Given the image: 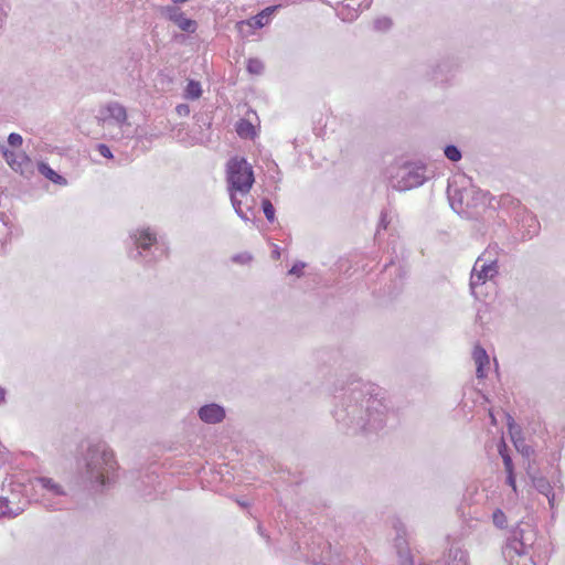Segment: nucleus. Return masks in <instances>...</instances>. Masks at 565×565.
Instances as JSON below:
<instances>
[{"label": "nucleus", "mask_w": 565, "mask_h": 565, "mask_svg": "<svg viewBox=\"0 0 565 565\" xmlns=\"http://www.w3.org/2000/svg\"><path fill=\"white\" fill-rule=\"evenodd\" d=\"M333 417L338 425L352 433H372L386 423V406L380 387L350 376L335 386Z\"/></svg>", "instance_id": "obj_1"}, {"label": "nucleus", "mask_w": 565, "mask_h": 565, "mask_svg": "<svg viewBox=\"0 0 565 565\" xmlns=\"http://www.w3.org/2000/svg\"><path fill=\"white\" fill-rule=\"evenodd\" d=\"M117 467L110 447L104 441H97L88 445L78 461V475L90 489H100L114 480Z\"/></svg>", "instance_id": "obj_2"}, {"label": "nucleus", "mask_w": 565, "mask_h": 565, "mask_svg": "<svg viewBox=\"0 0 565 565\" xmlns=\"http://www.w3.org/2000/svg\"><path fill=\"white\" fill-rule=\"evenodd\" d=\"M535 540L536 532L530 524H518L503 547L504 558L510 565H535L530 554Z\"/></svg>", "instance_id": "obj_3"}, {"label": "nucleus", "mask_w": 565, "mask_h": 565, "mask_svg": "<svg viewBox=\"0 0 565 565\" xmlns=\"http://www.w3.org/2000/svg\"><path fill=\"white\" fill-rule=\"evenodd\" d=\"M387 173L391 186L401 192L422 186L429 179L427 166L420 160H396Z\"/></svg>", "instance_id": "obj_4"}, {"label": "nucleus", "mask_w": 565, "mask_h": 565, "mask_svg": "<svg viewBox=\"0 0 565 565\" xmlns=\"http://www.w3.org/2000/svg\"><path fill=\"white\" fill-rule=\"evenodd\" d=\"M134 248L128 254L131 259L141 258L145 263L150 264L161 258L164 253V246L157 241L154 233L150 228L137 230L130 235Z\"/></svg>", "instance_id": "obj_5"}, {"label": "nucleus", "mask_w": 565, "mask_h": 565, "mask_svg": "<svg viewBox=\"0 0 565 565\" xmlns=\"http://www.w3.org/2000/svg\"><path fill=\"white\" fill-rule=\"evenodd\" d=\"M226 181L228 192H238L241 195L249 193L254 182L252 166L245 158H232L226 164Z\"/></svg>", "instance_id": "obj_6"}, {"label": "nucleus", "mask_w": 565, "mask_h": 565, "mask_svg": "<svg viewBox=\"0 0 565 565\" xmlns=\"http://www.w3.org/2000/svg\"><path fill=\"white\" fill-rule=\"evenodd\" d=\"M499 274L498 255L494 248L486 249L475 262L470 274L471 294L478 297V287L493 279Z\"/></svg>", "instance_id": "obj_7"}, {"label": "nucleus", "mask_w": 565, "mask_h": 565, "mask_svg": "<svg viewBox=\"0 0 565 565\" xmlns=\"http://www.w3.org/2000/svg\"><path fill=\"white\" fill-rule=\"evenodd\" d=\"M36 483L43 490L41 502L50 511H60L64 509V498L67 493L64 487L49 477L36 478Z\"/></svg>", "instance_id": "obj_8"}, {"label": "nucleus", "mask_w": 565, "mask_h": 565, "mask_svg": "<svg viewBox=\"0 0 565 565\" xmlns=\"http://www.w3.org/2000/svg\"><path fill=\"white\" fill-rule=\"evenodd\" d=\"M473 189H448L450 206L457 213H466L468 209L477 206Z\"/></svg>", "instance_id": "obj_9"}, {"label": "nucleus", "mask_w": 565, "mask_h": 565, "mask_svg": "<svg viewBox=\"0 0 565 565\" xmlns=\"http://www.w3.org/2000/svg\"><path fill=\"white\" fill-rule=\"evenodd\" d=\"M160 13L167 20L173 22L181 31L194 33L198 29V22L186 18L182 10L177 6H166L160 9Z\"/></svg>", "instance_id": "obj_10"}, {"label": "nucleus", "mask_w": 565, "mask_h": 565, "mask_svg": "<svg viewBox=\"0 0 565 565\" xmlns=\"http://www.w3.org/2000/svg\"><path fill=\"white\" fill-rule=\"evenodd\" d=\"M198 416L203 423L214 425L222 423L226 413L223 406L211 403L201 406L198 411Z\"/></svg>", "instance_id": "obj_11"}, {"label": "nucleus", "mask_w": 565, "mask_h": 565, "mask_svg": "<svg viewBox=\"0 0 565 565\" xmlns=\"http://www.w3.org/2000/svg\"><path fill=\"white\" fill-rule=\"evenodd\" d=\"M457 68V64L451 58H444L439 61L431 70V79L436 83H444L448 81V74Z\"/></svg>", "instance_id": "obj_12"}, {"label": "nucleus", "mask_w": 565, "mask_h": 565, "mask_svg": "<svg viewBox=\"0 0 565 565\" xmlns=\"http://www.w3.org/2000/svg\"><path fill=\"white\" fill-rule=\"evenodd\" d=\"M519 216L521 218L518 221L521 224V227L524 230L523 238H532L535 236L540 231V223L536 216L526 210H523Z\"/></svg>", "instance_id": "obj_13"}, {"label": "nucleus", "mask_w": 565, "mask_h": 565, "mask_svg": "<svg viewBox=\"0 0 565 565\" xmlns=\"http://www.w3.org/2000/svg\"><path fill=\"white\" fill-rule=\"evenodd\" d=\"M438 565H469L468 554L459 546L452 545Z\"/></svg>", "instance_id": "obj_14"}, {"label": "nucleus", "mask_w": 565, "mask_h": 565, "mask_svg": "<svg viewBox=\"0 0 565 565\" xmlns=\"http://www.w3.org/2000/svg\"><path fill=\"white\" fill-rule=\"evenodd\" d=\"M472 356H473V360H475V363L477 366V369H476L477 377L484 379L487 376L486 366H488L490 363L489 355L487 354V351L483 348L477 345L473 349Z\"/></svg>", "instance_id": "obj_15"}, {"label": "nucleus", "mask_w": 565, "mask_h": 565, "mask_svg": "<svg viewBox=\"0 0 565 565\" xmlns=\"http://www.w3.org/2000/svg\"><path fill=\"white\" fill-rule=\"evenodd\" d=\"M106 111L108 113L109 118L118 126H122L127 121V110L117 102L109 103L106 106Z\"/></svg>", "instance_id": "obj_16"}, {"label": "nucleus", "mask_w": 565, "mask_h": 565, "mask_svg": "<svg viewBox=\"0 0 565 565\" xmlns=\"http://www.w3.org/2000/svg\"><path fill=\"white\" fill-rule=\"evenodd\" d=\"M38 170L42 175H44L46 179H49L50 181H52L55 184H58V185L67 184V180L63 175L58 174L55 170H53L45 162H40L38 164Z\"/></svg>", "instance_id": "obj_17"}, {"label": "nucleus", "mask_w": 565, "mask_h": 565, "mask_svg": "<svg viewBox=\"0 0 565 565\" xmlns=\"http://www.w3.org/2000/svg\"><path fill=\"white\" fill-rule=\"evenodd\" d=\"M23 512V508L17 507L12 509L8 498L0 497V518L13 519Z\"/></svg>", "instance_id": "obj_18"}, {"label": "nucleus", "mask_w": 565, "mask_h": 565, "mask_svg": "<svg viewBox=\"0 0 565 565\" xmlns=\"http://www.w3.org/2000/svg\"><path fill=\"white\" fill-rule=\"evenodd\" d=\"M236 132L245 139H253L256 135L254 125L247 119H239L236 122Z\"/></svg>", "instance_id": "obj_19"}, {"label": "nucleus", "mask_w": 565, "mask_h": 565, "mask_svg": "<svg viewBox=\"0 0 565 565\" xmlns=\"http://www.w3.org/2000/svg\"><path fill=\"white\" fill-rule=\"evenodd\" d=\"M533 487L543 495L548 494L553 491V486L547 478L543 476H531Z\"/></svg>", "instance_id": "obj_20"}, {"label": "nucleus", "mask_w": 565, "mask_h": 565, "mask_svg": "<svg viewBox=\"0 0 565 565\" xmlns=\"http://www.w3.org/2000/svg\"><path fill=\"white\" fill-rule=\"evenodd\" d=\"M201 95H202V88H201L200 82L190 79L184 89V95H183L184 98L195 100V99L200 98Z\"/></svg>", "instance_id": "obj_21"}, {"label": "nucleus", "mask_w": 565, "mask_h": 565, "mask_svg": "<svg viewBox=\"0 0 565 565\" xmlns=\"http://www.w3.org/2000/svg\"><path fill=\"white\" fill-rule=\"evenodd\" d=\"M337 15L344 22H352L359 17V12L347 4L338 11Z\"/></svg>", "instance_id": "obj_22"}, {"label": "nucleus", "mask_w": 565, "mask_h": 565, "mask_svg": "<svg viewBox=\"0 0 565 565\" xmlns=\"http://www.w3.org/2000/svg\"><path fill=\"white\" fill-rule=\"evenodd\" d=\"M444 154L452 162L459 161L462 157L460 149L455 145H447L444 149Z\"/></svg>", "instance_id": "obj_23"}, {"label": "nucleus", "mask_w": 565, "mask_h": 565, "mask_svg": "<svg viewBox=\"0 0 565 565\" xmlns=\"http://www.w3.org/2000/svg\"><path fill=\"white\" fill-rule=\"evenodd\" d=\"M264 68V63L259 58H249L247 61V71L253 75H260Z\"/></svg>", "instance_id": "obj_24"}, {"label": "nucleus", "mask_w": 565, "mask_h": 565, "mask_svg": "<svg viewBox=\"0 0 565 565\" xmlns=\"http://www.w3.org/2000/svg\"><path fill=\"white\" fill-rule=\"evenodd\" d=\"M499 454L502 458L505 471L514 470L512 459L508 454L507 446L503 441L499 446Z\"/></svg>", "instance_id": "obj_25"}, {"label": "nucleus", "mask_w": 565, "mask_h": 565, "mask_svg": "<svg viewBox=\"0 0 565 565\" xmlns=\"http://www.w3.org/2000/svg\"><path fill=\"white\" fill-rule=\"evenodd\" d=\"M262 209L268 222L273 223L275 221V207L271 204L269 199H263Z\"/></svg>", "instance_id": "obj_26"}, {"label": "nucleus", "mask_w": 565, "mask_h": 565, "mask_svg": "<svg viewBox=\"0 0 565 565\" xmlns=\"http://www.w3.org/2000/svg\"><path fill=\"white\" fill-rule=\"evenodd\" d=\"M493 524L499 529H504L507 526V516L501 509H495L492 513Z\"/></svg>", "instance_id": "obj_27"}, {"label": "nucleus", "mask_w": 565, "mask_h": 565, "mask_svg": "<svg viewBox=\"0 0 565 565\" xmlns=\"http://www.w3.org/2000/svg\"><path fill=\"white\" fill-rule=\"evenodd\" d=\"M398 558L401 565H413V556L407 547L398 548Z\"/></svg>", "instance_id": "obj_28"}, {"label": "nucleus", "mask_w": 565, "mask_h": 565, "mask_svg": "<svg viewBox=\"0 0 565 565\" xmlns=\"http://www.w3.org/2000/svg\"><path fill=\"white\" fill-rule=\"evenodd\" d=\"M392 21L387 17L377 18L374 21V29L377 31H386L391 28Z\"/></svg>", "instance_id": "obj_29"}, {"label": "nucleus", "mask_w": 565, "mask_h": 565, "mask_svg": "<svg viewBox=\"0 0 565 565\" xmlns=\"http://www.w3.org/2000/svg\"><path fill=\"white\" fill-rule=\"evenodd\" d=\"M516 449L526 458H530L534 454V449L525 445L523 441H515L514 443Z\"/></svg>", "instance_id": "obj_30"}, {"label": "nucleus", "mask_w": 565, "mask_h": 565, "mask_svg": "<svg viewBox=\"0 0 565 565\" xmlns=\"http://www.w3.org/2000/svg\"><path fill=\"white\" fill-rule=\"evenodd\" d=\"M268 22L266 15L264 13H258L250 20V25L257 29L263 28Z\"/></svg>", "instance_id": "obj_31"}, {"label": "nucleus", "mask_w": 565, "mask_h": 565, "mask_svg": "<svg viewBox=\"0 0 565 565\" xmlns=\"http://www.w3.org/2000/svg\"><path fill=\"white\" fill-rule=\"evenodd\" d=\"M22 137L17 132H11L8 137V143L14 148L20 147L22 145Z\"/></svg>", "instance_id": "obj_32"}, {"label": "nucleus", "mask_w": 565, "mask_h": 565, "mask_svg": "<svg viewBox=\"0 0 565 565\" xmlns=\"http://www.w3.org/2000/svg\"><path fill=\"white\" fill-rule=\"evenodd\" d=\"M2 154L7 161V163L11 167V168H14V164H15V152L12 151V150H9V149H3L2 150Z\"/></svg>", "instance_id": "obj_33"}, {"label": "nucleus", "mask_w": 565, "mask_h": 565, "mask_svg": "<svg viewBox=\"0 0 565 565\" xmlns=\"http://www.w3.org/2000/svg\"><path fill=\"white\" fill-rule=\"evenodd\" d=\"M97 151L104 158H107V159H111L113 158V152H111L110 148L107 145H105V143H98L97 145Z\"/></svg>", "instance_id": "obj_34"}, {"label": "nucleus", "mask_w": 565, "mask_h": 565, "mask_svg": "<svg viewBox=\"0 0 565 565\" xmlns=\"http://www.w3.org/2000/svg\"><path fill=\"white\" fill-rule=\"evenodd\" d=\"M306 267V264L302 263V262H297L294 264V266L289 269L288 274L289 275H296V276H301L302 275V270L303 268Z\"/></svg>", "instance_id": "obj_35"}, {"label": "nucleus", "mask_w": 565, "mask_h": 565, "mask_svg": "<svg viewBox=\"0 0 565 565\" xmlns=\"http://www.w3.org/2000/svg\"><path fill=\"white\" fill-rule=\"evenodd\" d=\"M232 259L235 263L247 264L252 260V256L247 253H242L234 255Z\"/></svg>", "instance_id": "obj_36"}, {"label": "nucleus", "mask_w": 565, "mask_h": 565, "mask_svg": "<svg viewBox=\"0 0 565 565\" xmlns=\"http://www.w3.org/2000/svg\"><path fill=\"white\" fill-rule=\"evenodd\" d=\"M505 472H507V483L516 493V482H515L514 470H510V471H505Z\"/></svg>", "instance_id": "obj_37"}, {"label": "nucleus", "mask_w": 565, "mask_h": 565, "mask_svg": "<svg viewBox=\"0 0 565 565\" xmlns=\"http://www.w3.org/2000/svg\"><path fill=\"white\" fill-rule=\"evenodd\" d=\"M237 192H230L232 205L235 211L242 209V201L236 198Z\"/></svg>", "instance_id": "obj_38"}, {"label": "nucleus", "mask_w": 565, "mask_h": 565, "mask_svg": "<svg viewBox=\"0 0 565 565\" xmlns=\"http://www.w3.org/2000/svg\"><path fill=\"white\" fill-rule=\"evenodd\" d=\"M175 110L180 116H188L190 114V107L186 104L178 105Z\"/></svg>", "instance_id": "obj_39"}, {"label": "nucleus", "mask_w": 565, "mask_h": 565, "mask_svg": "<svg viewBox=\"0 0 565 565\" xmlns=\"http://www.w3.org/2000/svg\"><path fill=\"white\" fill-rule=\"evenodd\" d=\"M387 224H388L387 215H386V213L382 212L381 218L379 222V230H386Z\"/></svg>", "instance_id": "obj_40"}, {"label": "nucleus", "mask_w": 565, "mask_h": 565, "mask_svg": "<svg viewBox=\"0 0 565 565\" xmlns=\"http://www.w3.org/2000/svg\"><path fill=\"white\" fill-rule=\"evenodd\" d=\"M547 501H548V505L551 509H554L555 505H556V499H555V492L554 490L552 492H550L548 494L545 495Z\"/></svg>", "instance_id": "obj_41"}, {"label": "nucleus", "mask_w": 565, "mask_h": 565, "mask_svg": "<svg viewBox=\"0 0 565 565\" xmlns=\"http://www.w3.org/2000/svg\"><path fill=\"white\" fill-rule=\"evenodd\" d=\"M280 6H273V7H267L266 9H264L262 11V13H264L267 18V20L269 19V17L279 8Z\"/></svg>", "instance_id": "obj_42"}, {"label": "nucleus", "mask_w": 565, "mask_h": 565, "mask_svg": "<svg viewBox=\"0 0 565 565\" xmlns=\"http://www.w3.org/2000/svg\"><path fill=\"white\" fill-rule=\"evenodd\" d=\"M236 214L245 222L249 221V216L247 215L246 212L243 211V209H239L237 211H235Z\"/></svg>", "instance_id": "obj_43"}, {"label": "nucleus", "mask_w": 565, "mask_h": 565, "mask_svg": "<svg viewBox=\"0 0 565 565\" xmlns=\"http://www.w3.org/2000/svg\"><path fill=\"white\" fill-rule=\"evenodd\" d=\"M6 394H7L6 390H4L2 386H0V405H1L2 403H4V401H6Z\"/></svg>", "instance_id": "obj_44"}, {"label": "nucleus", "mask_w": 565, "mask_h": 565, "mask_svg": "<svg viewBox=\"0 0 565 565\" xmlns=\"http://www.w3.org/2000/svg\"><path fill=\"white\" fill-rule=\"evenodd\" d=\"M279 256H280V252H279V249H278V248H276V249L273 252V257H274L275 259H278V258H279Z\"/></svg>", "instance_id": "obj_45"}, {"label": "nucleus", "mask_w": 565, "mask_h": 565, "mask_svg": "<svg viewBox=\"0 0 565 565\" xmlns=\"http://www.w3.org/2000/svg\"><path fill=\"white\" fill-rule=\"evenodd\" d=\"M188 0H172L173 3L178 4V3H184L186 2Z\"/></svg>", "instance_id": "obj_46"}, {"label": "nucleus", "mask_w": 565, "mask_h": 565, "mask_svg": "<svg viewBox=\"0 0 565 565\" xmlns=\"http://www.w3.org/2000/svg\"><path fill=\"white\" fill-rule=\"evenodd\" d=\"M237 503H238L241 507H247V502H245V501H239V500H238V501H237Z\"/></svg>", "instance_id": "obj_47"}]
</instances>
